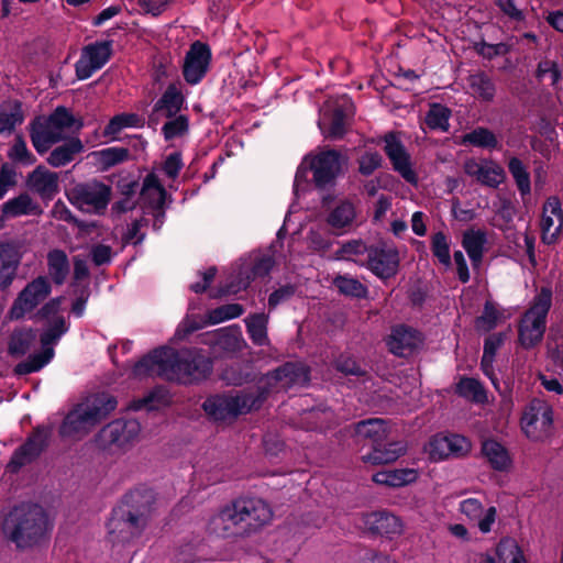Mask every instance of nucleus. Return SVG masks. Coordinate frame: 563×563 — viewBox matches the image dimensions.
I'll return each mask as SVG.
<instances>
[{
  "label": "nucleus",
  "mask_w": 563,
  "mask_h": 563,
  "mask_svg": "<svg viewBox=\"0 0 563 563\" xmlns=\"http://www.w3.org/2000/svg\"><path fill=\"white\" fill-rule=\"evenodd\" d=\"M352 113L353 107L346 97L327 101L318 121L322 134L331 139L341 137Z\"/></svg>",
  "instance_id": "nucleus-9"
},
{
  "label": "nucleus",
  "mask_w": 563,
  "mask_h": 563,
  "mask_svg": "<svg viewBox=\"0 0 563 563\" xmlns=\"http://www.w3.org/2000/svg\"><path fill=\"white\" fill-rule=\"evenodd\" d=\"M432 252L434 256L445 266H450V242L448 238L442 233L438 232L432 236Z\"/></svg>",
  "instance_id": "nucleus-60"
},
{
  "label": "nucleus",
  "mask_w": 563,
  "mask_h": 563,
  "mask_svg": "<svg viewBox=\"0 0 563 563\" xmlns=\"http://www.w3.org/2000/svg\"><path fill=\"white\" fill-rule=\"evenodd\" d=\"M91 157L101 170H107L129 158V150L124 147H108L91 153Z\"/></svg>",
  "instance_id": "nucleus-41"
},
{
  "label": "nucleus",
  "mask_w": 563,
  "mask_h": 563,
  "mask_svg": "<svg viewBox=\"0 0 563 563\" xmlns=\"http://www.w3.org/2000/svg\"><path fill=\"white\" fill-rule=\"evenodd\" d=\"M498 563H528L516 540L503 539L496 547Z\"/></svg>",
  "instance_id": "nucleus-47"
},
{
  "label": "nucleus",
  "mask_w": 563,
  "mask_h": 563,
  "mask_svg": "<svg viewBox=\"0 0 563 563\" xmlns=\"http://www.w3.org/2000/svg\"><path fill=\"white\" fill-rule=\"evenodd\" d=\"M536 76L540 80L549 77L551 79L552 86L555 87L561 79L562 73L558 62L550 58H544L538 64Z\"/></svg>",
  "instance_id": "nucleus-58"
},
{
  "label": "nucleus",
  "mask_w": 563,
  "mask_h": 563,
  "mask_svg": "<svg viewBox=\"0 0 563 563\" xmlns=\"http://www.w3.org/2000/svg\"><path fill=\"white\" fill-rule=\"evenodd\" d=\"M48 271L56 284H62L67 275L68 258L64 251L55 249L47 254Z\"/></svg>",
  "instance_id": "nucleus-48"
},
{
  "label": "nucleus",
  "mask_w": 563,
  "mask_h": 563,
  "mask_svg": "<svg viewBox=\"0 0 563 563\" xmlns=\"http://www.w3.org/2000/svg\"><path fill=\"white\" fill-rule=\"evenodd\" d=\"M501 313L492 302H486L483 314L476 319V328L479 331H490L501 320Z\"/></svg>",
  "instance_id": "nucleus-57"
},
{
  "label": "nucleus",
  "mask_w": 563,
  "mask_h": 563,
  "mask_svg": "<svg viewBox=\"0 0 563 563\" xmlns=\"http://www.w3.org/2000/svg\"><path fill=\"white\" fill-rule=\"evenodd\" d=\"M505 341V334L496 333L489 335L485 340L484 344V353L482 357V369L486 376H488L493 384L497 387L496 380L493 377V363L495 358L496 351L503 345Z\"/></svg>",
  "instance_id": "nucleus-43"
},
{
  "label": "nucleus",
  "mask_w": 563,
  "mask_h": 563,
  "mask_svg": "<svg viewBox=\"0 0 563 563\" xmlns=\"http://www.w3.org/2000/svg\"><path fill=\"white\" fill-rule=\"evenodd\" d=\"M307 380L308 372L303 365L288 363L260 379L258 396L255 397L253 394L244 393L218 395L208 398L203 402V409L211 418L224 420L258 407L265 394L271 390L287 389Z\"/></svg>",
  "instance_id": "nucleus-2"
},
{
  "label": "nucleus",
  "mask_w": 563,
  "mask_h": 563,
  "mask_svg": "<svg viewBox=\"0 0 563 563\" xmlns=\"http://www.w3.org/2000/svg\"><path fill=\"white\" fill-rule=\"evenodd\" d=\"M184 103V97L176 86H169L159 100V107L168 117L176 114Z\"/></svg>",
  "instance_id": "nucleus-53"
},
{
  "label": "nucleus",
  "mask_w": 563,
  "mask_h": 563,
  "mask_svg": "<svg viewBox=\"0 0 563 563\" xmlns=\"http://www.w3.org/2000/svg\"><path fill=\"white\" fill-rule=\"evenodd\" d=\"M335 287L345 295L354 297H363L366 294V288L356 279L339 276L334 279Z\"/></svg>",
  "instance_id": "nucleus-62"
},
{
  "label": "nucleus",
  "mask_w": 563,
  "mask_h": 563,
  "mask_svg": "<svg viewBox=\"0 0 563 563\" xmlns=\"http://www.w3.org/2000/svg\"><path fill=\"white\" fill-rule=\"evenodd\" d=\"M417 468H395L377 472L373 475V482L388 487H402L410 485L419 478Z\"/></svg>",
  "instance_id": "nucleus-32"
},
{
  "label": "nucleus",
  "mask_w": 563,
  "mask_h": 563,
  "mask_svg": "<svg viewBox=\"0 0 563 563\" xmlns=\"http://www.w3.org/2000/svg\"><path fill=\"white\" fill-rule=\"evenodd\" d=\"M508 168L517 187L522 196L529 195L531 190L530 176L522 162L516 157L509 161Z\"/></svg>",
  "instance_id": "nucleus-52"
},
{
  "label": "nucleus",
  "mask_w": 563,
  "mask_h": 563,
  "mask_svg": "<svg viewBox=\"0 0 563 563\" xmlns=\"http://www.w3.org/2000/svg\"><path fill=\"white\" fill-rule=\"evenodd\" d=\"M471 451V442L459 434H437L424 445V452L432 462H440L449 457H461Z\"/></svg>",
  "instance_id": "nucleus-12"
},
{
  "label": "nucleus",
  "mask_w": 563,
  "mask_h": 563,
  "mask_svg": "<svg viewBox=\"0 0 563 563\" xmlns=\"http://www.w3.org/2000/svg\"><path fill=\"white\" fill-rule=\"evenodd\" d=\"M306 163L313 172V180L318 187L332 183L342 172L346 159L334 150H325L306 156Z\"/></svg>",
  "instance_id": "nucleus-11"
},
{
  "label": "nucleus",
  "mask_w": 563,
  "mask_h": 563,
  "mask_svg": "<svg viewBox=\"0 0 563 563\" xmlns=\"http://www.w3.org/2000/svg\"><path fill=\"white\" fill-rule=\"evenodd\" d=\"M8 156L10 159L30 166L36 162V157L29 151L26 143L21 134L15 136L13 145L10 147Z\"/></svg>",
  "instance_id": "nucleus-54"
},
{
  "label": "nucleus",
  "mask_w": 563,
  "mask_h": 563,
  "mask_svg": "<svg viewBox=\"0 0 563 563\" xmlns=\"http://www.w3.org/2000/svg\"><path fill=\"white\" fill-rule=\"evenodd\" d=\"M75 279L73 283V297L76 295V302H73V314L80 317L84 313L86 301L89 297V277L86 262H75Z\"/></svg>",
  "instance_id": "nucleus-30"
},
{
  "label": "nucleus",
  "mask_w": 563,
  "mask_h": 563,
  "mask_svg": "<svg viewBox=\"0 0 563 563\" xmlns=\"http://www.w3.org/2000/svg\"><path fill=\"white\" fill-rule=\"evenodd\" d=\"M464 172L482 185L494 188L499 186L505 179L503 167L488 159H468L464 164Z\"/></svg>",
  "instance_id": "nucleus-23"
},
{
  "label": "nucleus",
  "mask_w": 563,
  "mask_h": 563,
  "mask_svg": "<svg viewBox=\"0 0 563 563\" xmlns=\"http://www.w3.org/2000/svg\"><path fill=\"white\" fill-rule=\"evenodd\" d=\"M363 527L389 539L401 536L405 532V523L398 516L388 511H373L362 517Z\"/></svg>",
  "instance_id": "nucleus-20"
},
{
  "label": "nucleus",
  "mask_w": 563,
  "mask_h": 563,
  "mask_svg": "<svg viewBox=\"0 0 563 563\" xmlns=\"http://www.w3.org/2000/svg\"><path fill=\"white\" fill-rule=\"evenodd\" d=\"M211 342L227 354L240 352L246 345L241 331L232 328L217 331Z\"/></svg>",
  "instance_id": "nucleus-36"
},
{
  "label": "nucleus",
  "mask_w": 563,
  "mask_h": 563,
  "mask_svg": "<svg viewBox=\"0 0 563 563\" xmlns=\"http://www.w3.org/2000/svg\"><path fill=\"white\" fill-rule=\"evenodd\" d=\"M463 143L484 148H495L498 145L495 134L484 128H477L463 136Z\"/></svg>",
  "instance_id": "nucleus-51"
},
{
  "label": "nucleus",
  "mask_w": 563,
  "mask_h": 563,
  "mask_svg": "<svg viewBox=\"0 0 563 563\" xmlns=\"http://www.w3.org/2000/svg\"><path fill=\"white\" fill-rule=\"evenodd\" d=\"M367 265L369 269L380 278L394 276L399 266V255L391 245H379L368 250Z\"/></svg>",
  "instance_id": "nucleus-21"
},
{
  "label": "nucleus",
  "mask_w": 563,
  "mask_h": 563,
  "mask_svg": "<svg viewBox=\"0 0 563 563\" xmlns=\"http://www.w3.org/2000/svg\"><path fill=\"white\" fill-rule=\"evenodd\" d=\"M486 244L487 233L481 229H470L463 234L462 245L475 266L482 262Z\"/></svg>",
  "instance_id": "nucleus-35"
},
{
  "label": "nucleus",
  "mask_w": 563,
  "mask_h": 563,
  "mask_svg": "<svg viewBox=\"0 0 563 563\" xmlns=\"http://www.w3.org/2000/svg\"><path fill=\"white\" fill-rule=\"evenodd\" d=\"M129 498L135 509L129 512L128 522L135 529H143L152 512L153 496L151 493L134 492Z\"/></svg>",
  "instance_id": "nucleus-31"
},
{
  "label": "nucleus",
  "mask_w": 563,
  "mask_h": 563,
  "mask_svg": "<svg viewBox=\"0 0 563 563\" xmlns=\"http://www.w3.org/2000/svg\"><path fill=\"white\" fill-rule=\"evenodd\" d=\"M188 130V121L186 117L179 115L174 120L166 122L163 126V132L166 140L181 136Z\"/></svg>",
  "instance_id": "nucleus-63"
},
{
  "label": "nucleus",
  "mask_w": 563,
  "mask_h": 563,
  "mask_svg": "<svg viewBox=\"0 0 563 563\" xmlns=\"http://www.w3.org/2000/svg\"><path fill=\"white\" fill-rule=\"evenodd\" d=\"M169 395L163 387H157L147 393L142 398L133 400L131 408L135 410H157L169 404Z\"/></svg>",
  "instance_id": "nucleus-42"
},
{
  "label": "nucleus",
  "mask_w": 563,
  "mask_h": 563,
  "mask_svg": "<svg viewBox=\"0 0 563 563\" xmlns=\"http://www.w3.org/2000/svg\"><path fill=\"white\" fill-rule=\"evenodd\" d=\"M211 53L209 47L195 42L186 54L183 73L186 81L190 85L198 84L208 70Z\"/></svg>",
  "instance_id": "nucleus-19"
},
{
  "label": "nucleus",
  "mask_w": 563,
  "mask_h": 563,
  "mask_svg": "<svg viewBox=\"0 0 563 563\" xmlns=\"http://www.w3.org/2000/svg\"><path fill=\"white\" fill-rule=\"evenodd\" d=\"M482 453L487 459L493 468L506 471L511 465V457L507 449L495 440H486L482 445Z\"/></svg>",
  "instance_id": "nucleus-37"
},
{
  "label": "nucleus",
  "mask_w": 563,
  "mask_h": 563,
  "mask_svg": "<svg viewBox=\"0 0 563 563\" xmlns=\"http://www.w3.org/2000/svg\"><path fill=\"white\" fill-rule=\"evenodd\" d=\"M553 409L542 399L531 400L522 410L520 429L531 442H544L553 432Z\"/></svg>",
  "instance_id": "nucleus-7"
},
{
  "label": "nucleus",
  "mask_w": 563,
  "mask_h": 563,
  "mask_svg": "<svg viewBox=\"0 0 563 563\" xmlns=\"http://www.w3.org/2000/svg\"><path fill=\"white\" fill-rule=\"evenodd\" d=\"M141 426L136 420H115L98 434V445L103 450H124L139 439Z\"/></svg>",
  "instance_id": "nucleus-10"
},
{
  "label": "nucleus",
  "mask_w": 563,
  "mask_h": 563,
  "mask_svg": "<svg viewBox=\"0 0 563 563\" xmlns=\"http://www.w3.org/2000/svg\"><path fill=\"white\" fill-rule=\"evenodd\" d=\"M459 511L470 521L476 522L482 533H488L496 521L497 510L494 506L484 507L477 498H466L459 504Z\"/></svg>",
  "instance_id": "nucleus-22"
},
{
  "label": "nucleus",
  "mask_w": 563,
  "mask_h": 563,
  "mask_svg": "<svg viewBox=\"0 0 563 563\" xmlns=\"http://www.w3.org/2000/svg\"><path fill=\"white\" fill-rule=\"evenodd\" d=\"M27 184L41 195H52L57 191L58 179L56 174L36 167L27 177Z\"/></svg>",
  "instance_id": "nucleus-38"
},
{
  "label": "nucleus",
  "mask_w": 563,
  "mask_h": 563,
  "mask_svg": "<svg viewBox=\"0 0 563 563\" xmlns=\"http://www.w3.org/2000/svg\"><path fill=\"white\" fill-rule=\"evenodd\" d=\"M44 121L63 135L64 129L70 126V111L66 107H57L53 113L44 115Z\"/></svg>",
  "instance_id": "nucleus-59"
},
{
  "label": "nucleus",
  "mask_w": 563,
  "mask_h": 563,
  "mask_svg": "<svg viewBox=\"0 0 563 563\" xmlns=\"http://www.w3.org/2000/svg\"><path fill=\"white\" fill-rule=\"evenodd\" d=\"M420 343V334L417 331L402 325L393 329L387 342L390 352L398 356H407L411 354Z\"/></svg>",
  "instance_id": "nucleus-28"
},
{
  "label": "nucleus",
  "mask_w": 563,
  "mask_h": 563,
  "mask_svg": "<svg viewBox=\"0 0 563 563\" xmlns=\"http://www.w3.org/2000/svg\"><path fill=\"white\" fill-rule=\"evenodd\" d=\"M141 197L144 203L153 210V216L155 217L154 227L159 228L164 218L162 209L165 203L166 191L156 175L148 174L144 178Z\"/></svg>",
  "instance_id": "nucleus-24"
},
{
  "label": "nucleus",
  "mask_w": 563,
  "mask_h": 563,
  "mask_svg": "<svg viewBox=\"0 0 563 563\" xmlns=\"http://www.w3.org/2000/svg\"><path fill=\"white\" fill-rule=\"evenodd\" d=\"M457 391L461 396L476 402H484L486 400V394L483 386L474 378L461 379L457 385Z\"/></svg>",
  "instance_id": "nucleus-56"
},
{
  "label": "nucleus",
  "mask_w": 563,
  "mask_h": 563,
  "mask_svg": "<svg viewBox=\"0 0 563 563\" xmlns=\"http://www.w3.org/2000/svg\"><path fill=\"white\" fill-rule=\"evenodd\" d=\"M450 110L442 104H432L426 117V123L431 129L446 131L449 129Z\"/></svg>",
  "instance_id": "nucleus-55"
},
{
  "label": "nucleus",
  "mask_w": 563,
  "mask_h": 563,
  "mask_svg": "<svg viewBox=\"0 0 563 563\" xmlns=\"http://www.w3.org/2000/svg\"><path fill=\"white\" fill-rule=\"evenodd\" d=\"M355 432L363 438L371 439L376 444L387 439L390 429L385 420L373 418L358 422L355 426Z\"/></svg>",
  "instance_id": "nucleus-39"
},
{
  "label": "nucleus",
  "mask_w": 563,
  "mask_h": 563,
  "mask_svg": "<svg viewBox=\"0 0 563 563\" xmlns=\"http://www.w3.org/2000/svg\"><path fill=\"white\" fill-rule=\"evenodd\" d=\"M541 239L545 244H553L563 234V210L559 198L549 197L542 208Z\"/></svg>",
  "instance_id": "nucleus-18"
},
{
  "label": "nucleus",
  "mask_w": 563,
  "mask_h": 563,
  "mask_svg": "<svg viewBox=\"0 0 563 563\" xmlns=\"http://www.w3.org/2000/svg\"><path fill=\"white\" fill-rule=\"evenodd\" d=\"M30 139L35 151L43 155L64 137L44 121V115H37L30 122Z\"/></svg>",
  "instance_id": "nucleus-26"
},
{
  "label": "nucleus",
  "mask_w": 563,
  "mask_h": 563,
  "mask_svg": "<svg viewBox=\"0 0 563 563\" xmlns=\"http://www.w3.org/2000/svg\"><path fill=\"white\" fill-rule=\"evenodd\" d=\"M207 528L210 533L221 538H246L242 526L239 500L213 515Z\"/></svg>",
  "instance_id": "nucleus-13"
},
{
  "label": "nucleus",
  "mask_w": 563,
  "mask_h": 563,
  "mask_svg": "<svg viewBox=\"0 0 563 563\" xmlns=\"http://www.w3.org/2000/svg\"><path fill=\"white\" fill-rule=\"evenodd\" d=\"M210 372L211 361L196 351L175 352L169 347H161L135 363L130 376L143 379L157 375L189 384L206 378Z\"/></svg>",
  "instance_id": "nucleus-3"
},
{
  "label": "nucleus",
  "mask_w": 563,
  "mask_h": 563,
  "mask_svg": "<svg viewBox=\"0 0 563 563\" xmlns=\"http://www.w3.org/2000/svg\"><path fill=\"white\" fill-rule=\"evenodd\" d=\"M51 530L47 512L34 503H21L10 510L4 525L5 538L18 550L31 549L43 542Z\"/></svg>",
  "instance_id": "nucleus-4"
},
{
  "label": "nucleus",
  "mask_w": 563,
  "mask_h": 563,
  "mask_svg": "<svg viewBox=\"0 0 563 563\" xmlns=\"http://www.w3.org/2000/svg\"><path fill=\"white\" fill-rule=\"evenodd\" d=\"M468 81L474 96L484 101H492L494 99L496 87L488 76L478 73L470 76Z\"/></svg>",
  "instance_id": "nucleus-49"
},
{
  "label": "nucleus",
  "mask_w": 563,
  "mask_h": 563,
  "mask_svg": "<svg viewBox=\"0 0 563 563\" xmlns=\"http://www.w3.org/2000/svg\"><path fill=\"white\" fill-rule=\"evenodd\" d=\"M385 152L393 163L394 169L409 184L417 185L418 176L411 166L410 157L395 135L385 137Z\"/></svg>",
  "instance_id": "nucleus-25"
},
{
  "label": "nucleus",
  "mask_w": 563,
  "mask_h": 563,
  "mask_svg": "<svg viewBox=\"0 0 563 563\" xmlns=\"http://www.w3.org/2000/svg\"><path fill=\"white\" fill-rule=\"evenodd\" d=\"M246 329L253 343L256 345L268 344L267 323L268 316L255 313L245 319Z\"/></svg>",
  "instance_id": "nucleus-45"
},
{
  "label": "nucleus",
  "mask_w": 563,
  "mask_h": 563,
  "mask_svg": "<svg viewBox=\"0 0 563 563\" xmlns=\"http://www.w3.org/2000/svg\"><path fill=\"white\" fill-rule=\"evenodd\" d=\"M111 197L109 186L90 183L77 186L73 191V203L82 211L100 213L106 210Z\"/></svg>",
  "instance_id": "nucleus-14"
},
{
  "label": "nucleus",
  "mask_w": 563,
  "mask_h": 563,
  "mask_svg": "<svg viewBox=\"0 0 563 563\" xmlns=\"http://www.w3.org/2000/svg\"><path fill=\"white\" fill-rule=\"evenodd\" d=\"M68 162H70V141L53 150L47 158V163L53 167L66 165Z\"/></svg>",
  "instance_id": "nucleus-64"
},
{
  "label": "nucleus",
  "mask_w": 563,
  "mask_h": 563,
  "mask_svg": "<svg viewBox=\"0 0 563 563\" xmlns=\"http://www.w3.org/2000/svg\"><path fill=\"white\" fill-rule=\"evenodd\" d=\"M240 512L245 537H250L268 525L273 519V510L269 505L260 498L240 499Z\"/></svg>",
  "instance_id": "nucleus-15"
},
{
  "label": "nucleus",
  "mask_w": 563,
  "mask_h": 563,
  "mask_svg": "<svg viewBox=\"0 0 563 563\" xmlns=\"http://www.w3.org/2000/svg\"><path fill=\"white\" fill-rule=\"evenodd\" d=\"M243 313V308L239 303H229L218 307L207 314V320L203 324H218L230 319L240 317Z\"/></svg>",
  "instance_id": "nucleus-50"
},
{
  "label": "nucleus",
  "mask_w": 563,
  "mask_h": 563,
  "mask_svg": "<svg viewBox=\"0 0 563 563\" xmlns=\"http://www.w3.org/2000/svg\"><path fill=\"white\" fill-rule=\"evenodd\" d=\"M66 331L67 327L64 318H55L53 321H49L40 334L42 351L30 354L26 360L18 363L13 368L14 375L25 376L36 373L47 365L54 356L52 345L55 344Z\"/></svg>",
  "instance_id": "nucleus-6"
},
{
  "label": "nucleus",
  "mask_w": 563,
  "mask_h": 563,
  "mask_svg": "<svg viewBox=\"0 0 563 563\" xmlns=\"http://www.w3.org/2000/svg\"><path fill=\"white\" fill-rule=\"evenodd\" d=\"M112 53L110 42H96L87 45L76 63V76L84 80L89 78L95 71L102 68L109 60Z\"/></svg>",
  "instance_id": "nucleus-17"
},
{
  "label": "nucleus",
  "mask_w": 563,
  "mask_h": 563,
  "mask_svg": "<svg viewBox=\"0 0 563 563\" xmlns=\"http://www.w3.org/2000/svg\"><path fill=\"white\" fill-rule=\"evenodd\" d=\"M552 305L550 288H541L519 325V341L525 347L539 343L545 331L547 316Z\"/></svg>",
  "instance_id": "nucleus-5"
},
{
  "label": "nucleus",
  "mask_w": 563,
  "mask_h": 563,
  "mask_svg": "<svg viewBox=\"0 0 563 563\" xmlns=\"http://www.w3.org/2000/svg\"><path fill=\"white\" fill-rule=\"evenodd\" d=\"M117 400L108 394H99L87 398L73 410V434L87 432L90 427L114 410Z\"/></svg>",
  "instance_id": "nucleus-8"
},
{
  "label": "nucleus",
  "mask_w": 563,
  "mask_h": 563,
  "mask_svg": "<svg viewBox=\"0 0 563 563\" xmlns=\"http://www.w3.org/2000/svg\"><path fill=\"white\" fill-rule=\"evenodd\" d=\"M37 331L29 327L15 328L8 341V354L12 358H21L35 347Z\"/></svg>",
  "instance_id": "nucleus-29"
},
{
  "label": "nucleus",
  "mask_w": 563,
  "mask_h": 563,
  "mask_svg": "<svg viewBox=\"0 0 563 563\" xmlns=\"http://www.w3.org/2000/svg\"><path fill=\"white\" fill-rule=\"evenodd\" d=\"M22 255L19 247L11 242H0V289L9 288L21 263Z\"/></svg>",
  "instance_id": "nucleus-27"
},
{
  "label": "nucleus",
  "mask_w": 563,
  "mask_h": 563,
  "mask_svg": "<svg viewBox=\"0 0 563 563\" xmlns=\"http://www.w3.org/2000/svg\"><path fill=\"white\" fill-rule=\"evenodd\" d=\"M56 430L59 442L49 451L47 464L53 470L66 473L70 449V410L63 415L60 421L59 415L54 413L43 423L36 424L23 443L13 451L8 470L18 473L22 467L36 462L49 449Z\"/></svg>",
  "instance_id": "nucleus-1"
},
{
  "label": "nucleus",
  "mask_w": 563,
  "mask_h": 563,
  "mask_svg": "<svg viewBox=\"0 0 563 563\" xmlns=\"http://www.w3.org/2000/svg\"><path fill=\"white\" fill-rule=\"evenodd\" d=\"M143 125V119L135 113H120L113 117L104 128L103 134L111 139H117L119 133L126 128H140Z\"/></svg>",
  "instance_id": "nucleus-46"
},
{
  "label": "nucleus",
  "mask_w": 563,
  "mask_h": 563,
  "mask_svg": "<svg viewBox=\"0 0 563 563\" xmlns=\"http://www.w3.org/2000/svg\"><path fill=\"white\" fill-rule=\"evenodd\" d=\"M51 283L47 277L38 276L29 283L14 300L11 313L15 318L32 311L51 294Z\"/></svg>",
  "instance_id": "nucleus-16"
},
{
  "label": "nucleus",
  "mask_w": 563,
  "mask_h": 563,
  "mask_svg": "<svg viewBox=\"0 0 563 563\" xmlns=\"http://www.w3.org/2000/svg\"><path fill=\"white\" fill-rule=\"evenodd\" d=\"M356 219L353 202L343 200L335 205L328 214L327 222L333 230H347Z\"/></svg>",
  "instance_id": "nucleus-34"
},
{
  "label": "nucleus",
  "mask_w": 563,
  "mask_h": 563,
  "mask_svg": "<svg viewBox=\"0 0 563 563\" xmlns=\"http://www.w3.org/2000/svg\"><path fill=\"white\" fill-rule=\"evenodd\" d=\"M9 106V111L0 109V135L13 133L16 126L21 125L25 119L20 100H13Z\"/></svg>",
  "instance_id": "nucleus-40"
},
{
  "label": "nucleus",
  "mask_w": 563,
  "mask_h": 563,
  "mask_svg": "<svg viewBox=\"0 0 563 563\" xmlns=\"http://www.w3.org/2000/svg\"><path fill=\"white\" fill-rule=\"evenodd\" d=\"M367 253L368 250L366 245L361 241H351L341 246V249L336 252V258L361 262L358 256Z\"/></svg>",
  "instance_id": "nucleus-61"
},
{
  "label": "nucleus",
  "mask_w": 563,
  "mask_h": 563,
  "mask_svg": "<svg viewBox=\"0 0 563 563\" xmlns=\"http://www.w3.org/2000/svg\"><path fill=\"white\" fill-rule=\"evenodd\" d=\"M32 198L27 194H20L18 197L9 199L1 206L4 217L15 218L23 214H32L36 209Z\"/></svg>",
  "instance_id": "nucleus-44"
},
{
  "label": "nucleus",
  "mask_w": 563,
  "mask_h": 563,
  "mask_svg": "<svg viewBox=\"0 0 563 563\" xmlns=\"http://www.w3.org/2000/svg\"><path fill=\"white\" fill-rule=\"evenodd\" d=\"M406 452L407 446L402 442H390L386 445L378 442L371 453L363 456V461L372 465L389 464L397 461Z\"/></svg>",
  "instance_id": "nucleus-33"
}]
</instances>
